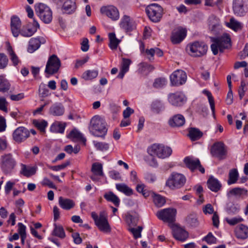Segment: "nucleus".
I'll use <instances>...</instances> for the list:
<instances>
[{"label": "nucleus", "instance_id": "obj_1", "mask_svg": "<svg viewBox=\"0 0 248 248\" xmlns=\"http://www.w3.org/2000/svg\"><path fill=\"white\" fill-rule=\"evenodd\" d=\"M210 38L212 42L211 49L215 55H217L219 51L222 52L224 49L231 46L230 36L227 33H224L220 36Z\"/></svg>", "mask_w": 248, "mask_h": 248}, {"label": "nucleus", "instance_id": "obj_2", "mask_svg": "<svg viewBox=\"0 0 248 248\" xmlns=\"http://www.w3.org/2000/svg\"><path fill=\"white\" fill-rule=\"evenodd\" d=\"M89 128L90 132L95 137H104L107 132L105 121L98 115L92 118Z\"/></svg>", "mask_w": 248, "mask_h": 248}, {"label": "nucleus", "instance_id": "obj_3", "mask_svg": "<svg viewBox=\"0 0 248 248\" xmlns=\"http://www.w3.org/2000/svg\"><path fill=\"white\" fill-rule=\"evenodd\" d=\"M172 152L170 147L157 143L153 144L147 149V152L151 156H156L162 159L169 157Z\"/></svg>", "mask_w": 248, "mask_h": 248}, {"label": "nucleus", "instance_id": "obj_4", "mask_svg": "<svg viewBox=\"0 0 248 248\" xmlns=\"http://www.w3.org/2000/svg\"><path fill=\"white\" fill-rule=\"evenodd\" d=\"M16 165V162L11 154H5L1 156L0 166L4 174H11Z\"/></svg>", "mask_w": 248, "mask_h": 248}, {"label": "nucleus", "instance_id": "obj_5", "mask_svg": "<svg viewBox=\"0 0 248 248\" xmlns=\"http://www.w3.org/2000/svg\"><path fill=\"white\" fill-rule=\"evenodd\" d=\"M186 182V178L182 174L172 172L166 182V186L171 189L180 188Z\"/></svg>", "mask_w": 248, "mask_h": 248}, {"label": "nucleus", "instance_id": "obj_6", "mask_svg": "<svg viewBox=\"0 0 248 248\" xmlns=\"http://www.w3.org/2000/svg\"><path fill=\"white\" fill-rule=\"evenodd\" d=\"M207 46L203 42L195 41L189 44L186 49L189 55L193 57H201L206 53Z\"/></svg>", "mask_w": 248, "mask_h": 248}, {"label": "nucleus", "instance_id": "obj_7", "mask_svg": "<svg viewBox=\"0 0 248 248\" xmlns=\"http://www.w3.org/2000/svg\"><path fill=\"white\" fill-rule=\"evenodd\" d=\"M35 11L40 19L45 23H50L52 19V12L49 7L43 3L35 5Z\"/></svg>", "mask_w": 248, "mask_h": 248}, {"label": "nucleus", "instance_id": "obj_8", "mask_svg": "<svg viewBox=\"0 0 248 248\" xmlns=\"http://www.w3.org/2000/svg\"><path fill=\"white\" fill-rule=\"evenodd\" d=\"M176 213L175 209L169 208L158 211L156 215L159 219L171 224L175 221Z\"/></svg>", "mask_w": 248, "mask_h": 248}, {"label": "nucleus", "instance_id": "obj_9", "mask_svg": "<svg viewBox=\"0 0 248 248\" xmlns=\"http://www.w3.org/2000/svg\"><path fill=\"white\" fill-rule=\"evenodd\" d=\"M146 12L153 22H157L160 20L162 17L163 9L157 4L153 3L147 7Z\"/></svg>", "mask_w": 248, "mask_h": 248}, {"label": "nucleus", "instance_id": "obj_10", "mask_svg": "<svg viewBox=\"0 0 248 248\" xmlns=\"http://www.w3.org/2000/svg\"><path fill=\"white\" fill-rule=\"evenodd\" d=\"M61 66V61L55 55L51 56L46 63L45 73L49 75L56 73Z\"/></svg>", "mask_w": 248, "mask_h": 248}, {"label": "nucleus", "instance_id": "obj_11", "mask_svg": "<svg viewBox=\"0 0 248 248\" xmlns=\"http://www.w3.org/2000/svg\"><path fill=\"white\" fill-rule=\"evenodd\" d=\"M247 0H233V11L235 15L243 16L248 12Z\"/></svg>", "mask_w": 248, "mask_h": 248}, {"label": "nucleus", "instance_id": "obj_12", "mask_svg": "<svg viewBox=\"0 0 248 248\" xmlns=\"http://www.w3.org/2000/svg\"><path fill=\"white\" fill-rule=\"evenodd\" d=\"M211 153L213 156L219 159L225 158L227 154L225 145L221 142L215 143L211 147Z\"/></svg>", "mask_w": 248, "mask_h": 248}, {"label": "nucleus", "instance_id": "obj_13", "mask_svg": "<svg viewBox=\"0 0 248 248\" xmlns=\"http://www.w3.org/2000/svg\"><path fill=\"white\" fill-rule=\"evenodd\" d=\"M39 28L40 26L38 22L33 19L32 23H30L27 25L23 26L19 34L23 37H30L33 35Z\"/></svg>", "mask_w": 248, "mask_h": 248}, {"label": "nucleus", "instance_id": "obj_14", "mask_svg": "<svg viewBox=\"0 0 248 248\" xmlns=\"http://www.w3.org/2000/svg\"><path fill=\"white\" fill-rule=\"evenodd\" d=\"M186 78V73L182 70H177L170 76V82L173 86H179L184 84Z\"/></svg>", "mask_w": 248, "mask_h": 248}, {"label": "nucleus", "instance_id": "obj_15", "mask_svg": "<svg viewBox=\"0 0 248 248\" xmlns=\"http://www.w3.org/2000/svg\"><path fill=\"white\" fill-rule=\"evenodd\" d=\"M186 100L184 94L180 92L170 93L168 96L169 102L174 106H182L186 102Z\"/></svg>", "mask_w": 248, "mask_h": 248}, {"label": "nucleus", "instance_id": "obj_16", "mask_svg": "<svg viewBox=\"0 0 248 248\" xmlns=\"http://www.w3.org/2000/svg\"><path fill=\"white\" fill-rule=\"evenodd\" d=\"M29 136L30 131L23 126L17 128L13 133V138L17 143L25 141Z\"/></svg>", "mask_w": 248, "mask_h": 248}, {"label": "nucleus", "instance_id": "obj_17", "mask_svg": "<svg viewBox=\"0 0 248 248\" xmlns=\"http://www.w3.org/2000/svg\"><path fill=\"white\" fill-rule=\"evenodd\" d=\"M184 162L186 167L191 171H194L198 169L202 173H204L205 172L204 169L202 166L200 161L198 158L186 157L184 159Z\"/></svg>", "mask_w": 248, "mask_h": 248}, {"label": "nucleus", "instance_id": "obj_18", "mask_svg": "<svg viewBox=\"0 0 248 248\" xmlns=\"http://www.w3.org/2000/svg\"><path fill=\"white\" fill-rule=\"evenodd\" d=\"M171 227L173 236L176 240L184 242L188 237V232L182 228L173 225Z\"/></svg>", "mask_w": 248, "mask_h": 248}, {"label": "nucleus", "instance_id": "obj_19", "mask_svg": "<svg viewBox=\"0 0 248 248\" xmlns=\"http://www.w3.org/2000/svg\"><path fill=\"white\" fill-rule=\"evenodd\" d=\"M186 35V31L185 29L179 27L173 30L171 36V40L173 44L180 43Z\"/></svg>", "mask_w": 248, "mask_h": 248}, {"label": "nucleus", "instance_id": "obj_20", "mask_svg": "<svg viewBox=\"0 0 248 248\" xmlns=\"http://www.w3.org/2000/svg\"><path fill=\"white\" fill-rule=\"evenodd\" d=\"M11 31L13 36L17 37L19 36L21 29V21L17 16H12L10 23Z\"/></svg>", "mask_w": 248, "mask_h": 248}, {"label": "nucleus", "instance_id": "obj_21", "mask_svg": "<svg viewBox=\"0 0 248 248\" xmlns=\"http://www.w3.org/2000/svg\"><path fill=\"white\" fill-rule=\"evenodd\" d=\"M100 12L114 20H117L119 17L118 10L113 6H103L101 8Z\"/></svg>", "mask_w": 248, "mask_h": 248}, {"label": "nucleus", "instance_id": "obj_22", "mask_svg": "<svg viewBox=\"0 0 248 248\" xmlns=\"http://www.w3.org/2000/svg\"><path fill=\"white\" fill-rule=\"evenodd\" d=\"M100 231L104 232H109L111 228L108 222L107 217L104 213L100 214V219L95 223Z\"/></svg>", "mask_w": 248, "mask_h": 248}, {"label": "nucleus", "instance_id": "obj_23", "mask_svg": "<svg viewBox=\"0 0 248 248\" xmlns=\"http://www.w3.org/2000/svg\"><path fill=\"white\" fill-rule=\"evenodd\" d=\"M46 43V39L43 37L31 38L29 41L28 50L30 53H32L40 46L41 44Z\"/></svg>", "mask_w": 248, "mask_h": 248}, {"label": "nucleus", "instance_id": "obj_24", "mask_svg": "<svg viewBox=\"0 0 248 248\" xmlns=\"http://www.w3.org/2000/svg\"><path fill=\"white\" fill-rule=\"evenodd\" d=\"M91 170L93 173L91 176V179L93 181H97L99 180L98 176H103L104 173L103 172L102 165L98 162L94 163L92 165Z\"/></svg>", "mask_w": 248, "mask_h": 248}, {"label": "nucleus", "instance_id": "obj_25", "mask_svg": "<svg viewBox=\"0 0 248 248\" xmlns=\"http://www.w3.org/2000/svg\"><path fill=\"white\" fill-rule=\"evenodd\" d=\"M77 8L76 0H64L62 7L63 13L72 14L75 12Z\"/></svg>", "mask_w": 248, "mask_h": 248}, {"label": "nucleus", "instance_id": "obj_26", "mask_svg": "<svg viewBox=\"0 0 248 248\" xmlns=\"http://www.w3.org/2000/svg\"><path fill=\"white\" fill-rule=\"evenodd\" d=\"M185 118L181 114H176L169 120V124L172 127H181L185 124Z\"/></svg>", "mask_w": 248, "mask_h": 248}, {"label": "nucleus", "instance_id": "obj_27", "mask_svg": "<svg viewBox=\"0 0 248 248\" xmlns=\"http://www.w3.org/2000/svg\"><path fill=\"white\" fill-rule=\"evenodd\" d=\"M64 108L62 104L59 102L53 104L49 108V113L53 116H62L64 114Z\"/></svg>", "mask_w": 248, "mask_h": 248}, {"label": "nucleus", "instance_id": "obj_28", "mask_svg": "<svg viewBox=\"0 0 248 248\" xmlns=\"http://www.w3.org/2000/svg\"><path fill=\"white\" fill-rule=\"evenodd\" d=\"M207 186L209 189L213 192H217L220 190L222 185L220 182L213 176L210 177L207 181Z\"/></svg>", "mask_w": 248, "mask_h": 248}, {"label": "nucleus", "instance_id": "obj_29", "mask_svg": "<svg viewBox=\"0 0 248 248\" xmlns=\"http://www.w3.org/2000/svg\"><path fill=\"white\" fill-rule=\"evenodd\" d=\"M59 204L62 208L66 210H70L75 205V203L72 200L62 197L59 198Z\"/></svg>", "mask_w": 248, "mask_h": 248}, {"label": "nucleus", "instance_id": "obj_30", "mask_svg": "<svg viewBox=\"0 0 248 248\" xmlns=\"http://www.w3.org/2000/svg\"><path fill=\"white\" fill-rule=\"evenodd\" d=\"M120 25L122 28L127 31H131L134 27L133 21L126 15L122 17Z\"/></svg>", "mask_w": 248, "mask_h": 248}, {"label": "nucleus", "instance_id": "obj_31", "mask_svg": "<svg viewBox=\"0 0 248 248\" xmlns=\"http://www.w3.org/2000/svg\"><path fill=\"white\" fill-rule=\"evenodd\" d=\"M21 167L20 173L27 177L34 175L37 170L36 166H27L23 164H21Z\"/></svg>", "mask_w": 248, "mask_h": 248}, {"label": "nucleus", "instance_id": "obj_32", "mask_svg": "<svg viewBox=\"0 0 248 248\" xmlns=\"http://www.w3.org/2000/svg\"><path fill=\"white\" fill-rule=\"evenodd\" d=\"M226 26L235 32L241 31L243 27V24L238 21L234 17H232L228 22H225Z\"/></svg>", "mask_w": 248, "mask_h": 248}, {"label": "nucleus", "instance_id": "obj_33", "mask_svg": "<svg viewBox=\"0 0 248 248\" xmlns=\"http://www.w3.org/2000/svg\"><path fill=\"white\" fill-rule=\"evenodd\" d=\"M235 232L236 236L238 238L245 239L248 237V227L245 225H238Z\"/></svg>", "mask_w": 248, "mask_h": 248}, {"label": "nucleus", "instance_id": "obj_34", "mask_svg": "<svg viewBox=\"0 0 248 248\" xmlns=\"http://www.w3.org/2000/svg\"><path fill=\"white\" fill-rule=\"evenodd\" d=\"M67 137L73 141H81L84 144H85L86 141V139L83 136L82 134L76 129L72 130L68 135Z\"/></svg>", "mask_w": 248, "mask_h": 248}, {"label": "nucleus", "instance_id": "obj_35", "mask_svg": "<svg viewBox=\"0 0 248 248\" xmlns=\"http://www.w3.org/2000/svg\"><path fill=\"white\" fill-rule=\"evenodd\" d=\"M154 69V67L153 65L146 62H141L138 65V72L143 75H147Z\"/></svg>", "mask_w": 248, "mask_h": 248}, {"label": "nucleus", "instance_id": "obj_36", "mask_svg": "<svg viewBox=\"0 0 248 248\" xmlns=\"http://www.w3.org/2000/svg\"><path fill=\"white\" fill-rule=\"evenodd\" d=\"M229 194L244 199L248 195V190L243 188L235 187L229 191Z\"/></svg>", "mask_w": 248, "mask_h": 248}, {"label": "nucleus", "instance_id": "obj_37", "mask_svg": "<svg viewBox=\"0 0 248 248\" xmlns=\"http://www.w3.org/2000/svg\"><path fill=\"white\" fill-rule=\"evenodd\" d=\"M66 126V124L56 121L52 124L50 127V131L56 133H63Z\"/></svg>", "mask_w": 248, "mask_h": 248}, {"label": "nucleus", "instance_id": "obj_38", "mask_svg": "<svg viewBox=\"0 0 248 248\" xmlns=\"http://www.w3.org/2000/svg\"><path fill=\"white\" fill-rule=\"evenodd\" d=\"M104 197L107 201L113 203L115 206H119L120 200L118 197L112 192L109 191L106 193L104 195Z\"/></svg>", "mask_w": 248, "mask_h": 248}, {"label": "nucleus", "instance_id": "obj_39", "mask_svg": "<svg viewBox=\"0 0 248 248\" xmlns=\"http://www.w3.org/2000/svg\"><path fill=\"white\" fill-rule=\"evenodd\" d=\"M139 218V216L136 213H128L125 215V221L130 227L136 226L138 222Z\"/></svg>", "mask_w": 248, "mask_h": 248}, {"label": "nucleus", "instance_id": "obj_40", "mask_svg": "<svg viewBox=\"0 0 248 248\" xmlns=\"http://www.w3.org/2000/svg\"><path fill=\"white\" fill-rule=\"evenodd\" d=\"M151 195L153 199L154 203L156 206L160 207L165 203L166 200L164 197L154 192H152Z\"/></svg>", "mask_w": 248, "mask_h": 248}, {"label": "nucleus", "instance_id": "obj_41", "mask_svg": "<svg viewBox=\"0 0 248 248\" xmlns=\"http://www.w3.org/2000/svg\"><path fill=\"white\" fill-rule=\"evenodd\" d=\"M238 176V172L236 169L231 170L229 173V179L227 182L228 184L231 185L236 183Z\"/></svg>", "mask_w": 248, "mask_h": 248}, {"label": "nucleus", "instance_id": "obj_42", "mask_svg": "<svg viewBox=\"0 0 248 248\" xmlns=\"http://www.w3.org/2000/svg\"><path fill=\"white\" fill-rule=\"evenodd\" d=\"M108 37L110 42L109 44L110 48L112 50L116 49L120 41L116 38L115 34L113 32L109 33Z\"/></svg>", "mask_w": 248, "mask_h": 248}, {"label": "nucleus", "instance_id": "obj_43", "mask_svg": "<svg viewBox=\"0 0 248 248\" xmlns=\"http://www.w3.org/2000/svg\"><path fill=\"white\" fill-rule=\"evenodd\" d=\"M98 74V71L97 70H88L85 71L82 78L86 80H92L97 77Z\"/></svg>", "mask_w": 248, "mask_h": 248}, {"label": "nucleus", "instance_id": "obj_44", "mask_svg": "<svg viewBox=\"0 0 248 248\" xmlns=\"http://www.w3.org/2000/svg\"><path fill=\"white\" fill-rule=\"evenodd\" d=\"M116 187L118 190L126 196H130L133 194V190L124 184H116Z\"/></svg>", "mask_w": 248, "mask_h": 248}, {"label": "nucleus", "instance_id": "obj_45", "mask_svg": "<svg viewBox=\"0 0 248 248\" xmlns=\"http://www.w3.org/2000/svg\"><path fill=\"white\" fill-rule=\"evenodd\" d=\"M54 228L52 232V235L60 237V238H64L65 236V233L62 226L54 224Z\"/></svg>", "mask_w": 248, "mask_h": 248}, {"label": "nucleus", "instance_id": "obj_46", "mask_svg": "<svg viewBox=\"0 0 248 248\" xmlns=\"http://www.w3.org/2000/svg\"><path fill=\"white\" fill-rule=\"evenodd\" d=\"M188 136L192 140L195 141L199 140L202 136V133L197 128H191L189 131Z\"/></svg>", "mask_w": 248, "mask_h": 248}, {"label": "nucleus", "instance_id": "obj_47", "mask_svg": "<svg viewBox=\"0 0 248 248\" xmlns=\"http://www.w3.org/2000/svg\"><path fill=\"white\" fill-rule=\"evenodd\" d=\"M10 88L9 81L2 76H0V92L5 93Z\"/></svg>", "mask_w": 248, "mask_h": 248}, {"label": "nucleus", "instance_id": "obj_48", "mask_svg": "<svg viewBox=\"0 0 248 248\" xmlns=\"http://www.w3.org/2000/svg\"><path fill=\"white\" fill-rule=\"evenodd\" d=\"M33 124L35 126L39 129L41 132L45 133V129L47 126V122L45 120H33Z\"/></svg>", "mask_w": 248, "mask_h": 248}, {"label": "nucleus", "instance_id": "obj_49", "mask_svg": "<svg viewBox=\"0 0 248 248\" xmlns=\"http://www.w3.org/2000/svg\"><path fill=\"white\" fill-rule=\"evenodd\" d=\"M240 210V206L238 204L230 203L227 206L226 211L229 215H235Z\"/></svg>", "mask_w": 248, "mask_h": 248}, {"label": "nucleus", "instance_id": "obj_50", "mask_svg": "<svg viewBox=\"0 0 248 248\" xmlns=\"http://www.w3.org/2000/svg\"><path fill=\"white\" fill-rule=\"evenodd\" d=\"M39 95L40 97H46L50 95L49 90L47 89L46 85L44 83H41L39 86Z\"/></svg>", "mask_w": 248, "mask_h": 248}, {"label": "nucleus", "instance_id": "obj_51", "mask_svg": "<svg viewBox=\"0 0 248 248\" xmlns=\"http://www.w3.org/2000/svg\"><path fill=\"white\" fill-rule=\"evenodd\" d=\"M202 93L207 96L208 101H209L210 107H211V109L212 110L213 114L214 115L215 111V102H214V98H213L211 92L207 90H203L202 91Z\"/></svg>", "mask_w": 248, "mask_h": 248}, {"label": "nucleus", "instance_id": "obj_52", "mask_svg": "<svg viewBox=\"0 0 248 248\" xmlns=\"http://www.w3.org/2000/svg\"><path fill=\"white\" fill-rule=\"evenodd\" d=\"M93 145L96 149L101 151H106L109 148V144L106 142L93 141Z\"/></svg>", "mask_w": 248, "mask_h": 248}, {"label": "nucleus", "instance_id": "obj_53", "mask_svg": "<svg viewBox=\"0 0 248 248\" xmlns=\"http://www.w3.org/2000/svg\"><path fill=\"white\" fill-rule=\"evenodd\" d=\"M167 84V79L164 78H160L155 79L153 86L156 88H162Z\"/></svg>", "mask_w": 248, "mask_h": 248}, {"label": "nucleus", "instance_id": "obj_54", "mask_svg": "<svg viewBox=\"0 0 248 248\" xmlns=\"http://www.w3.org/2000/svg\"><path fill=\"white\" fill-rule=\"evenodd\" d=\"M186 221L191 226L196 227L198 225L197 216L195 214H190L186 217Z\"/></svg>", "mask_w": 248, "mask_h": 248}, {"label": "nucleus", "instance_id": "obj_55", "mask_svg": "<svg viewBox=\"0 0 248 248\" xmlns=\"http://www.w3.org/2000/svg\"><path fill=\"white\" fill-rule=\"evenodd\" d=\"M144 188L145 185L144 184H138L136 186V190L138 192L141 193L145 198H146L150 196V192L145 189Z\"/></svg>", "mask_w": 248, "mask_h": 248}, {"label": "nucleus", "instance_id": "obj_56", "mask_svg": "<svg viewBox=\"0 0 248 248\" xmlns=\"http://www.w3.org/2000/svg\"><path fill=\"white\" fill-rule=\"evenodd\" d=\"M8 59L7 56L4 54L0 53V69L5 68L8 63Z\"/></svg>", "mask_w": 248, "mask_h": 248}, {"label": "nucleus", "instance_id": "obj_57", "mask_svg": "<svg viewBox=\"0 0 248 248\" xmlns=\"http://www.w3.org/2000/svg\"><path fill=\"white\" fill-rule=\"evenodd\" d=\"M225 220L230 225H234L238 223L242 222L243 219L240 217H236L232 218H226Z\"/></svg>", "mask_w": 248, "mask_h": 248}, {"label": "nucleus", "instance_id": "obj_58", "mask_svg": "<svg viewBox=\"0 0 248 248\" xmlns=\"http://www.w3.org/2000/svg\"><path fill=\"white\" fill-rule=\"evenodd\" d=\"M142 228L141 226H139L137 228H134L131 227L129 229V230L133 233L135 238H139L141 236V232Z\"/></svg>", "mask_w": 248, "mask_h": 248}, {"label": "nucleus", "instance_id": "obj_59", "mask_svg": "<svg viewBox=\"0 0 248 248\" xmlns=\"http://www.w3.org/2000/svg\"><path fill=\"white\" fill-rule=\"evenodd\" d=\"M131 63L130 60L128 59L123 58L121 69L125 72L129 70V65Z\"/></svg>", "mask_w": 248, "mask_h": 248}, {"label": "nucleus", "instance_id": "obj_60", "mask_svg": "<svg viewBox=\"0 0 248 248\" xmlns=\"http://www.w3.org/2000/svg\"><path fill=\"white\" fill-rule=\"evenodd\" d=\"M8 103L4 97H0V110L7 112L8 111L7 106Z\"/></svg>", "mask_w": 248, "mask_h": 248}, {"label": "nucleus", "instance_id": "obj_61", "mask_svg": "<svg viewBox=\"0 0 248 248\" xmlns=\"http://www.w3.org/2000/svg\"><path fill=\"white\" fill-rule=\"evenodd\" d=\"M69 164V162H66L63 163L61 165H57V166H49V168L52 170L57 171H59L60 170L64 169L67 166H68Z\"/></svg>", "mask_w": 248, "mask_h": 248}, {"label": "nucleus", "instance_id": "obj_62", "mask_svg": "<svg viewBox=\"0 0 248 248\" xmlns=\"http://www.w3.org/2000/svg\"><path fill=\"white\" fill-rule=\"evenodd\" d=\"M204 240L210 244H215L216 242V238L213 236L211 232H209L208 235L204 238Z\"/></svg>", "mask_w": 248, "mask_h": 248}, {"label": "nucleus", "instance_id": "obj_63", "mask_svg": "<svg viewBox=\"0 0 248 248\" xmlns=\"http://www.w3.org/2000/svg\"><path fill=\"white\" fill-rule=\"evenodd\" d=\"M42 184L43 186H48L49 188L56 189L55 185L46 177L43 179L42 182Z\"/></svg>", "mask_w": 248, "mask_h": 248}, {"label": "nucleus", "instance_id": "obj_64", "mask_svg": "<svg viewBox=\"0 0 248 248\" xmlns=\"http://www.w3.org/2000/svg\"><path fill=\"white\" fill-rule=\"evenodd\" d=\"M145 180L149 183H153L156 180V176L155 174L150 172H146L144 174Z\"/></svg>", "mask_w": 248, "mask_h": 248}]
</instances>
